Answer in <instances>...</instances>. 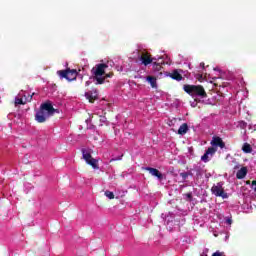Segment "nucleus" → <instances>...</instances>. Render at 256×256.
<instances>
[{
  "instance_id": "obj_1",
  "label": "nucleus",
  "mask_w": 256,
  "mask_h": 256,
  "mask_svg": "<svg viewBox=\"0 0 256 256\" xmlns=\"http://www.w3.org/2000/svg\"><path fill=\"white\" fill-rule=\"evenodd\" d=\"M55 113H59V110L53 107L51 101L44 102L36 112L35 121H37V123H45V121H47L49 117H53Z\"/></svg>"
},
{
  "instance_id": "obj_2",
  "label": "nucleus",
  "mask_w": 256,
  "mask_h": 256,
  "mask_svg": "<svg viewBox=\"0 0 256 256\" xmlns=\"http://www.w3.org/2000/svg\"><path fill=\"white\" fill-rule=\"evenodd\" d=\"M183 89L185 93L191 97H201V99H207V92L202 85L185 84Z\"/></svg>"
},
{
  "instance_id": "obj_3",
  "label": "nucleus",
  "mask_w": 256,
  "mask_h": 256,
  "mask_svg": "<svg viewBox=\"0 0 256 256\" xmlns=\"http://www.w3.org/2000/svg\"><path fill=\"white\" fill-rule=\"evenodd\" d=\"M82 157L87 165H90L93 169H99V161L93 158L91 155V149L83 148L82 150Z\"/></svg>"
},
{
  "instance_id": "obj_4",
  "label": "nucleus",
  "mask_w": 256,
  "mask_h": 256,
  "mask_svg": "<svg viewBox=\"0 0 256 256\" xmlns=\"http://www.w3.org/2000/svg\"><path fill=\"white\" fill-rule=\"evenodd\" d=\"M57 75L60 77V79L75 81L77 79L78 72L75 69L67 68L65 70H58Z\"/></svg>"
},
{
  "instance_id": "obj_5",
  "label": "nucleus",
  "mask_w": 256,
  "mask_h": 256,
  "mask_svg": "<svg viewBox=\"0 0 256 256\" xmlns=\"http://www.w3.org/2000/svg\"><path fill=\"white\" fill-rule=\"evenodd\" d=\"M212 195L215 197H222V199H227L229 197L225 189L223 188V184L221 182L217 183V185L212 186L211 188Z\"/></svg>"
},
{
  "instance_id": "obj_6",
  "label": "nucleus",
  "mask_w": 256,
  "mask_h": 256,
  "mask_svg": "<svg viewBox=\"0 0 256 256\" xmlns=\"http://www.w3.org/2000/svg\"><path fill=\"white\" fill-rule=\"evenodd\" d=\"M109 65L105 63L96 64V66L92 69V73L96 77H103L105 75V69H107Z\"/></svg>"
},
{
  "instance_id": "obj_7",
  "label": "nucleus",
  "mask_w": 256,
  "mask_h": 256,
  "mask_svg": "<svg viewBox=\"0 0 256 256\" xmlns=\"http://www.w3.org/2000/svg\"><path fill=\"white\" fill-rule=\"evenodd\" d=\"M85 97L88 99L89 103H95V101L99 99V92L97 89H92L91 91L85 93Z\"/></svg>"
},
{
  "instance_id": "obj_8",
  "label": "nucleus",
  "mask_w": 256,
  "mask_h": 256,
  "mask_svg": "<svg viewBox=\"0 0 256 256\" xmlns=\"http://www.w3.org/2000/svg\"><path fill=\"white\" fill-rule=\"evenodd\" d=\"M140 61H142V65H145V67H147V65H151V63H153V61H156V59L151 58V55L148 52H142L140 56Z\"/></svg>"
},
{
  "instance_id": "obj_9",
  "label": "nucleus",
  "mask_w": 256,
  "mask_h": 256,
  "mask_svg": "<svg viewBox=\"0 0 256 256\" xmlns=\"http://www.w3.org/2000/svg\"><path fill=\"white\" fill-rule=\"evenodd\" d=\"M210 143L212 147H220V149H225V142H223V139H221L219 136H214Z\"/></svg>"
},
{
  "instance_id": "obj_10",
  "label": "nucleus",
  "mask_w": 256,
  "mask_h": 256,
  "mask_svg": "<svg viewBox=\"0 0 256 256\" xmlns=\"http://www.w3.org/2000/svg\"><path fill=\"white\" fill-rule=\"evenodd\" d=\"M144 169H145V171H148L150 173V175H152V177H157V179L159 181H163V173H161L156 168L146 167Z\"/></svg>"
},
{
  "instance_id": "obj_11",
  "label": "nucleus",
  "mask_w": 256,
  "mask_h": 256,
  "mask_svg": "<svg viewBox=\"0 0 256 256\" xmlns=\"http://www.w3.org/2000/svg\"><path fill=\"white\" fill-rule=\"evenodd\" d=\"M245 177H247V167H242L236 173V179H245Z\"/></svg>"
},
{
  "instance_id": "obj_12",
  "label": "nucleus",
  "mask_w": 256,
  "mask_h": 256,
  "mask_svg": "<svg viewBox=\"0 0 256 256\" xmlns=\"http://www.w3.org/2000/svg\"><path fill=\"white\" fill-rule=\"evenodd\" d=\"M171 79H174V81H182L183 75L179 73V70H174L172 73H170Z\"/></svg>"
},
{
  "instance_id": "obj_13",
  "label": "nucleus",
  "mask_w": 256,
  "mask_h": 256,
  "mask_svg": "<svg viewBox=\"0 0 256 256\" xmlns=\"http://www.w3.org/2000/svg\"><path fill=\"white\" fill-rule=\"evenodd\" d=\"M189 131L187 123L182 124L178 129V135H185Z\"/></svg>"
},
{
  "instance_id": "obj_14",
  "label": "nucleus",
  "mask_w": 256,
  "mask_h": 256,
  "mask_svg": "<svg viewBox=\"0 0 256 256\" xmlns=\"http://www.w3.org/2000/svg\"><path fill=\"white\" fill-rule=\"evenodd\" d=\"M147 81H148V83H150V85L153 89H156V87H157V78H155L153 76H147Z\"/></svg>"
},
{
  "instance_id": "obj_15",
  "label": "nucleus",
  "mask_w": 256,
  "mask_h": 256,
  "mask_svg": "<svg viewBox=\"0 0 256 256\" xmlns=\"http://www.w3.org/2000/svg\"><path fill=\"white\" fill-rule=\"evenodd\" d=\"M243 153H253V147H251V144L244 143L242 146Z\"/></svg>"
},
{
  "instance_id": "obj_16",
  "label": "nucleus",
  "mask_w": 256,
  "mask_h": 256,
  "mask_svg": "<svg viewBox=\"0 0 256 256\" xmlns=\"http://www.w3.org/2000/svg\"><path fill=\"white\" fill-rule=\"evenodd\" d=\"M94 80L96 81V85H103L105 83V76H94Z\"/></svg>"
},
{
  "instance_id": "obj_17",
  "label": "nucleus",
  "mask_w": 256,
  "mask_h": 256,
  "mask_svg": "<svg viewBox=\"0 0 256 256\" xmlns=\"http://www.w3.org/2000/svg\"><path fill=\"white\" fill-rule=\"evenodd\" d=\"M206 153L207 155H210V157H213V155L217 153V148H215L214 146H211L206 150Z\"/></svg>"
},
{
  "instance_id": "obj_18",
  "label": "nucleus",
  "mask_w": 256,
  "mask_h": 256,
  "mask_svg": "<svg viewBox=\"0 0 256 256\" xmlns=\"http://www.w3.org/2000/svg\"><path fill=\"white\" fill-rule=\"evenodd\" d=\"M104 194L108 197V199H115V194L109 190L105 191Z\"/></svg>"
},
{
  "instance_id": "obj_19",
  "label": "nucleus",
  "mask_w": 256,
  "mask_h": 256,
  "mask_svg": "<svg viewBox=\"0 0 256 256\" xmlns=\"http://www.w3.org/2000/svg\"><path fill=\"white\" fill-rule=\"evenodd\" d=\"M153 69H154V71H161V69H163V67L161 66V64L154 62Z\"/></svg>"
},
{
  "instance_id": "obj_20",
  "label": "nucleus",
  "mask_w": 256,
  "mask_h": 256,
  "mask_svg": "<svg viewBox=\"0 0 256 256\" xmlns=\"http://www.w3.org/2000/svg\"><path fill=\"white\" fill-rule=\"evenodd\" d=\"M201 161H204V163H209V154H207V152H205L201 157Z\"/></svg>"
},
{
  "instance_id": "obj_21",
  "label": "nucleus",
  "mask_w": 256,
  "mask_h": 256,
  "mask_svg": "<svg viewBox=\"0 0 256 256\" xmlns=\"http://www.w3.org/2000/svg\"><path fill=\"white\" fill-rule=\"evenodd\" d=\"M15 103H16V105H25L26 102H24L23 99H21V98H17L15 100Z\"/></svg>"
},
{
  "instance_id": "obj_22",
  "label": "nucleus",
  "mask_w": 256,
  "mask_h": 256,
  "mask_svg": "<svg viewBox=\"0 0 256 256\" xmlns=\"http://www.w3.org/2000/svg\"><path fill=\"white\" fill-rule=\"evenodd\" d=\"M194 171H196L197 177H200V175H201V167H195Z\"/></svg>"
},
{
  "instance_id": "obj_23",
  "label": "nucleus",
  "mask_w": 256,
  "mask_h": 256,
  "mask_svg": "<svg viewBox=\"0 0 256 256\" xmlns=\"http://www.w3.org/2000/svg\"><path fill=\"white\" fill-rule=\"evenodd\" d=\"M180 177H182L183 181H185V179H187V177H189V174H187V172H182V173H180Z\"/></svg>"
},
{
  "instance_id": "obj_24",
  "label": "nucleus",
  "mask_w": 256,
  "mask_h": 256,
  "mask_svg": "<svg viewBox=\"0 0 256 256\" xmlns=\"http://www.w3.org/2000/svg\"><path fill=\"white\" fill-rule=\"evenodd\" d=\"M251 188L253 189V191L256 192V180H253V181H252Z\"/></svg>"
},
{
  "instance_id": "obj_25",
  "label": "nucleus",
  "mask_w": 256,
  "mask_h": 256,
  "mask_svg": "<svg viewBox=\"0 0 256 256\" xmlns=\"http://www.w3.org/2000/svg\"><path fill=\"white\" fill-rule=\"evenodd\" d=\"M105 79H109V78H111V77H113V72H110V73H108V74H105Z\"/></svg>"
},
{
  "instance_id": "obj_26",
  "label": "nucleus",
  "mask_w": 256,
  "mask_h": 256,
  "mask_svg": "<svg viewBox=\"0 0 256 256\" xmlns=\"http://www.w3.org/2000/svg\"><path fill=\"white\" fill-rule=\"evenodd\" d=\"M33 95H35V93H33L32 95H29V96H28L27 101H28L29 103H31V101L33 100Z\"/></svg>"
},
{
  "instance_id": "obj_27",
  "label": "nucleus",
  "mask_w": 256,
  "mask_h": 256,
  "mask_svg": "<svg viewBox=\"0 0 256 256\" xmlns=\"http://www.w3.org/2000/svg\"><path fill=\"white\" fill-rule=\"evenodd\" d=\"M227 225H231L233 223V220L231 218L226 219Z\"/></svg>"
},
{
  "instance_id": "obj_28",
  "label": "nucleus",
  "mask_w": 256,
  "mask_h": 256,
  "mask_svg": "<svg viewBox=\"0 0 256 256\" xmlns=\"http://www.w3.org/2000/svg\"><path fill=\"white\" fill-rule=\"evenodd\" d=\"M186 196L188 199H190V201H191V199H193V195H191V193L186 194Z\"/></svg>"
},
{
  "instance_id": "obj_29",
  "label": "nucleus",
  "mask_w": 256,
  "mask_h": 256,
  "mask_svg": "<svg viewBox=\"0 0 256 256\" xmlns=\"http://www.w3.org/2000/svg\"><path fill=\"white\" fill-rule=\"evenodd\" d=\"M91 85V81H86L85 86L89 87Z\"/></svg>"
},
{
  "instance_id": "obj_30",
  "label": "nucleus",
  "mask_w": 256,
  "mask_h": 256,
  "mask_svg": "<svg viewBox=\"0 0 256 256\" xmlns=\"http://www.w3.org/2000/svg\"><path fill=\"white\" fill-rule=\"evenodd\" d=\"M200 67H202V69H205V62L200 63Z\"/></svg>"
},
{
  "instance_id": "obj_31",
  "label": "nucleus",
  "mask_w": 256,
  "mask_h": 256,
  "mask_svg": "<svg viewBox=\"0 0 256 256\" xmlns=\"http://www.w3.org/2000/svg\"><path fill=\"white\" fill-rule=\"evenodd\" d=\"M187 174H188V177H189V175H190L191 177H193V173H192V172H187Z\"/></svg>"
},
{
  "instance_id": "obj_32",
  "label": "nucleus",
  "mask_w": 256,
  "mask_h": 256,
  "mask_svg": "<svg viewBox=\"0 0 256 256\" xmlns=\"http://www.w3.org/2000/svg\"><path fill=\"white\" fill-rule=\"evenodd\" d=\"M234 169H239V166L234 167Z\"/></svg>"
},
{
  "instance_id": "obj_33",
  "label": "nucleus",
  "mask_w": 256,
  "mask_h": 256,
  "mask_svg": "<svg viewBox=\"0 0 256 256\" xmlns=\"http://www.w3.org/2000/svg\"><path fill=\"white\" fill-rule=\"evenodd\" d=\"M251 182L250 181H247V185H249Z\"/></svg>"
}]
</instances>
